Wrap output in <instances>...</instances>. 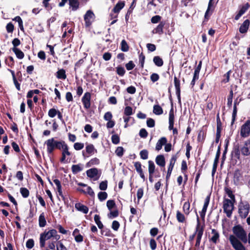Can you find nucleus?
Returning a JSON list of instances; mask_svg holds the SVG:
<instances>
[{
  "instance_id": "5fc2aeb1",
  "label": "nucleus",
  "mask_w": 250,
  "mask_h": 250,
  "mask_svg": "<svg viewBox=\"0 0 250 250\" xmlns=\"http://www.w3.org/2000/svg\"><path fill=\"white\" fill-rule=\"evenodd\" d=\"M6 29L8 33H12L14 29V26L12 22H9L6 25Z\"/></svg>"
},
{
  "instance_id": "5701e85b",
  "label": "nucleus",
  "mask_w": 250,
  "mask_h": 250,
  "mask_svg": "<svg viewBox=\"0 0 250 250\" xmlns=\"http://www.w3.org/2000/svg\"><path fill=\"white\" fill-rule=\"evenodd\" d=\"M124 1H119L113 8L112 11L115 13H118L120 10L125 6Z\"/></svg>"
},
{
  "instance_id": "20e7f679",
  "label": "nucleus",
  "mask_w": 250,
  "mask_h": 250,
  "mask_svg": "<svg viewBox=\"0 0 250 250\" xmlns=\"http://www.w3.org/2000/svg\"><path fill=\"white\" fill-rule=\"evenodd\" d=\"M250 206L247 201H241L238 205V213L242 218H246L250 211Z\"/></svg>"
},
{
  "instance_id": "680f3d73",
  "label": "nucleus",
  "mask_w": 250,
  "mask_h": 250,
  "mask_svg": "<svg viewBox=\"0 0 250 250\" xmlns=\"http://www.w3.org/2000/svg\"><path fill=\"white\" fill-rule=\"evenodd\" d=\"M107 188V181H102L99 185V188L102 190H105Z\"/></svg>"
},
{
  "instance_id": "e433bc0d",
  "label": "nucleus",
  "mask_w": 250,
  "mask_h": 250,
  "mask_svg": "<svg viewBox=\"0 0 250 250\" xmlns=\"http://www.w3.org/2000/svg\"><path fill=\"white\" fill-rule=\"evenodd\" d=\"M116 73L120 76H123L125 73V70L124 67L121 65H119L116 67Z\"/></svg>"
},
{
  "instance_id": "a878e982",
  "label": "nucleus",
  "mask_w": 250,
  "mask_h": 250,
  "mask_svg": "<svg viewBox=\"0 0 250 250\" xmlns=\"http://www.w3.org/2000/svg\"><path fill=\"white\" fill-rule=\"evenodd\" d=\"M98 172V171L97 168H93L87 170L86 174L88 177L92 178L97 175Z\"/></svg>"
},
{
  "instance_id": "6e6552de",
  "label": "nucleus",
  "mask_w": 250,
  "mask_h": 250,
  "mask_svg": "<svg viewBox=\"0 0 250 250\" xmlns=\"http://www.w3.org/2000/svg\"><path fill=\"white\" fill-rule=\"evenodd\" d=\"M68 1L69 8L73 11L77 10L80 6V2L79 0H62L59 3V6L60 7H63L65 3Z\"/></svg>"
},
{
  "instance_id": "37998d69",
  "label": "nucleus",
  "mask_w": 250,
  "mask_h": 250,
  "mask_svg": "<svg viewBox=\"0 0 250 250\" xmlns=\"http://www.w3.org/2000/svg\"><path fill=\"white\" fill-rule=\"evenodd\" d=\"M146 57L143 52L141 53L139 56V62L140 64V67L143 68L144 66L145 61Z\"/></svg>"
},
{
  "instance_id": "423d86ee",
  "label": "nucleus",
  "mask_w": 250,
  "mask_h": 250,
  "mask_svg": "<svg viewBox=\"0 0 250 250\" xmlns=\"http://www.w3.org/2000/svg\"><path fill=\"white\" fill-rule=\"evenodd\" d=\"M196 216H197V226L196 227V231H195V234H196V235H197L195 246L196 247H199L200 246L201 240L202 235L203 234L204 228H203V227H201L199 218L197 213H196Z\"/></svg>"
},
{
  "instance_id": "b1692460",
  "label": "nucleus",
  "mask_w": 250,
  "mask_h": 250,
  "mask_svg": "<svg viewBox=\"0 0 250 250\" xmlns=\"http://www.w3.org/2000/svg\"><path fill=\"white\" fill-rule=\"evenodd\" d=\"M12 51L15 53L16 57L19 59H22L24 57L23 52L17 47H13Z\"/></svg>"
},
{
  "instance_id": "6ab92c4d",
  "label": "nucleus",
  "mask_w": 250,
  "mask_h": 250,
  "mask_svg": "<svg viewBox=\"0 0 250 250\" xmlns=\"http://www.w3.org/2000/svg\"><path fill=\"white\" fill-rule=\"evenodd\" d=\"M75 207L78 210L85 214L87 213L88 211V208L86 206L80 203L75 204Z\"/></svg>"
},
{
  "instance_id": "052dcab7",
  "label": "nucleus",
  "mask_w": 250,
  "mask_h": 250,
  "mask_svg": "<svg viewBox=\"0 0 250 250\" xmlns=\"http://www.w3.org/2000/svg\"><path fill=\"white\" fill-rule=\"evenodd\" d=\"M112 142L114 144H118L120 142V138L117 134H114L111 137Z\"/></svg>"
},
{
  "instance_id": "412c9836",
  "label": "nucleus",
  "mask_w": 250,
  "mask_h": 250,
  "mask_svg": "<svg viewBox=\"0 0 250 250\" xmlns=\"http://www.w3.org/2000/svg\"><path fill=\"white\" fill-rule=\"evenodd\" d=\"M156 164L160 167H164L165 166V159L163 155H158L155 159Z\"/></svg>"
},
{
  "instance_id": "774afa93",
  "label": "nucleus",
  "mask_w": 250,
  "mask_h": 250,
  "mask_svg": "<svg viewBox=\"0 0 250 250\" xmlns=\"http://www.w3.org/2000/svg\"><path fill=\"white\" fill-rule=\"evenodd\" d=\"M57 250H67V249L62 243L59 242L57 245Z\"/></svg>"
},
{
  "instance_id": "8fccbe9b",
  "label": "nucleus",
  "mask_w": 250,
  "mask_h": 250,
  "mask_svg": "<svg viewBox=\"0 0 250 250\" xmlns=\"http://www.w3.org/2000/svg\"><path fill=\"white\" fill-rule=\"evenodd\" d=\"M162 19V17L159 15H155L153 17H152L151 19V21L152 23H158L161 21Z\"/></svg>"
},
{
  "instance_id": "a18cd8bd",
  "label": "nucleus",
  "mask_w": 250,
  "mask_h": 250,
  "mask_svg": "<svg viewBox=\"0 0 250 250\" xmlns=\"http://www.w3.org/2000/svg\"><path fill=\"white\" fill-rule=\"evenodd\" d=\"M98 197L101 201L105 200L107 197V194L105 192H100L98 194Z\"/></svg>"
},
{
  "instance_id": "f3484780",
  "label": "nucleus",
  "mask_w": 250,
  "mask_h": 250,
  "mask_svg": "<svg viewBox=\"0 0 250 250\" xmlns=\"http://www.w3.org/2000/svg\"><path fill=\"white\" fill-rule=\"evenodd\" d=\"M166 24L165 21H162L160 22L159 24L152 30L153 34H158L162 35L164 33L163 28Z\"/></svg>"
},
{
  "instance_id": "a19ab883",
  "label": "nucleus",
  "mask_w": 250,
  "mask_h": 250,
  "mask_svg": "<svg viewBox=\"0 0 250 250\" xmlns=\"http://www.w3.org/2000/svg\"><path fill=\"white\" fill-rule=\"evenodd\" d=\"M209 200H210V196H208L206 199H205V202H204V206H203V208H202V210L201 211L203 212V213L204 212H206L207 211V208L208 206V204H209Z\"/></svg>"
},
{
  "instance_id": "3c124183",
  "label": "nucleus",
  "mask_w": 250,
  "mask_h": 250,
  "mask_svg": "<svg viewBox=\"0 0 250 250\" xmlns=\"http://www.w3.org/2000/svg\"><path fill=\"white\" fill-rule=\"evenodd\" d=\"M148 152L146 149L142 150L140 152L141 158L144 160H146L148 158Z\"/></svg>"
},
{
  "instance_id": "cd10ccee",
  "label": "nucleus",
  "mask_w": 250,
  "mask_h": 250,
  "mask_svg": "<svg viewBox=\"0 0 250 250\" xmlns=\"http://www.w3.org/2000/svg\"><path fill=\"white\" fill-rule=\"evenodd\" d=\"M153 61L154 64L158 67L162 66L164 64V61L163 59L160 58V57L158 56L154 57Z\"/></svg>"
},
{
  "instance_id": "2f4dec72",
  "label": "nucleus",
  "mask_w": 250,
  "mask_h": 250,
  "mask_svg": "<svg viewBox=\"0 0 250 250\" xmlns=\"http://www.w3.org/2000/svg\"><path fill=\"white\" fill-rule=\"evenodd\" d=\"M241 177V174L239 170L237 169L234 171L233 175V181L235 184L238 183L240 178Z\"/></svg>"
},
{
  "instance_id": "e2e57ef3",
  "label": "nucleus",
  "mask_w": 250,
  "mask_h": 250,
  "mask_svg": "<svg viewBox=\"0 0 250 250\" xmlns=\"http://www.w3.org/2000/svg\"><path fill=\"white\" fill-rule=\"evenodd\" d=\"M118 215L119 212L117 210H115L114 211H111V210L110 213L108 214V217L109 218H115L117 217Z\"/></svg>"
},
{
  "instance_id": "58836bf2",
  "label": "nucleus",
  "mask_w": 250,
  "mask_h": 250,
  "mask_svg": "<svg viewBox=\"0 0 250 250\" xmlns=\"http://www.w3.org/2000/svg\"><path fill=\"white\" fill-rule=\"evenodd\" d=\"M231 73V70H230L223 75L224 78L221 81L222 83H226L229 82Z\"/></svg>"
},
{
  "instance_id": "864d4df0",
  "label": "nucleus",
  "mask_w": 250,
  "mask_h": 250,
  "mask_svg": "<svg viewBox=\"0 0 250 250\" xmlns=\"http://www.w3.org/2000/svg\"><path fill=\"white\" fill-rule=\"evenodd\" d=\"M124 149L122 146H118L115 151L116 155L119 157H122L124 154Z\"/></svg>"
},
{
  "instance_id": "c9c22d12",
  "label": "nucleus",
  "mask_w": 250,
  "mask_h": 250,
  "mask_svg": "<svg viewBox=\"0 0 250 250\" xmlns=\"http://www.w3.org/2000/svg\"><path fill=\"white\" fill-rule=\"evenodd\" d=\"M86 151L88 154H93L94 151L97 152V150L95 149L94 146L92 144H89L86 146Z\"/></svg>"
},
{
  "instance_id": "393cba45",
  "label": "nucleus",
  "mask_w": 250,
  "mask_h": 250,
  "mask_svg": "<svg viewBox=\"0 0 250 250\" xmlns=\"http://www.w3.org/2000/svg\"><path fill=\"white\" fill-rule=\"evenodd\" d=\"M83 169V165L81 164L72 165L71 170L73 174H76L81 171Z\"/></svg>"
},
{
  "instance_id": "aec40b11",
  "label": "nucleus",
  "mask_w": 250,
  "mask_h": 250,
  "mask_svg": "<svg viewBox=\"0 0 250 250\" xmlns=\"http://www.w3.org/2000/svg\"><path fill=\"white\" fill-rule=\"evenodd\" d=\"M167 142V140L166 137L161 138L157 142L156 145V150L159 151L162 149L163 145H165Z\"/></svg>"
},
{
  "instance_id": "9d476101",
  "label": "nucleus",
  "mask_w": 250,
  "mask_h": 250,
  "mask_svg": "<svg viewBox=\"0 0 250 250\" xmlns=\"http://www.w3.org/2000/svg\"><path fill=\"white\" fill-rule=\"evenodd\" d=\"M250 135V121H247L242 125L240 131V135L243 138L248 137Z\"/></svg>"
},
{
  "instance_id": "338daca9",
  "label": "nucleus",
  "mask_w": 250,
  "mask_h": 250,
  "mask_svg": "<svg viewBox=\"0 0 250 250\" xmlns=\"http://www.w3.org/2000/svg\"><path fill=\"white\" fill-rule=\"evenodd\" d=\"M49 1L48 0H42L43 5L48 11L51 10L52 8L51 5L49 3Z\"/></svg>"
},
{
  "instance_id": "1a4fd4ad",
  "label": "nucleus",
  "mask_w": 250,
  "mask_h": 250,
  "mask_svg": "<svg viewBox=\"0 0 250 250\" xmlns=\"http://www.w3.org/2000/svg\"><path fill=\"white\" fill-rule=\"evenodd\" d=\"M212 1L213 0H209V1L208 8L205 14L204 19L202 23V26H204V25H205L207 23V22L209 20L210 17L212 15L213 10V9L211 10V7L213 5Z\"/></svg>"
},
{
  "instance_id": "c756f323",
  "label": "nucleus",
  "mask_w": 250,
  "mask_h": 250,
  "mask_svg": "<svg viewBox=\"0 0 250 250\" xmlns=\"http://www.w3.org/2000/svg\"><path fill=\"white\" fill-rule=\"evenodd\" d=\"M176 219L180 223H184L186 222L185 215L179 210L176 212Z\"/></svg>"
},
{
  "instance_id": "f257e3e1",
  "label": "nucleus",
  "mask_w": 250,
  "mask_h": 250,
  "mask_svg": "<svg viewBox=\"0 0 250 250\" xmlns=\"http://www.w3.org/2000/svg\"><path fill=\"white\" fill-rule=\"evenodd\" d=\"M233 234L230 235L229 241L235 250H246L242 243H247V233L240 225L234 226L232 229Z\"/></svg>"
},
{
  "instance_id": "0e129e2a",
  "label": "nucleus",
  "mask_w": 250,
  "mask_h": 250,
  "mask_svg": "<svg viewBox=\"0 0 250 250\" xmlns=\"http://www.w3.org/2000/svg\"><path fill=\"white\" fill-rule=\"evenodd\" d=\"M34 245V241L32 239H30L27 240L26 243V247L28 249H32Z\"/></svg>"
},
{
  "instance_id": "69168bd1",
  "label": "nucleus",
  "mask_w": 250,
  "mask_h": 250,
  "mask_svg": "<svg viewBox=\"0 0 250 250\" xmlns=\"http://www.w3.org/2000/svg\"><path fill=\"white\" fill-rule=\"evenodd\" d=\"M149 245L152 250H155L157 247L156 241L154 239H151L149 242Z\"/></svg>"
},
{
  "instance_id": "ea45409f",
  "label": "nucleus",
  "mask_w": 250,
  "mask_h": 250,
  "mask_svg": "<svg viewBox=\"0 0 250 250\" xmlns=\"http://www.w3.org/2000/svg\"><path fill=\"white\" fill-rule=\"evenodd\" d=\"M148 163L149 174H153L155 169V166L152 161H149Z\"/></svg>"
},
{
  "instance_id": "603ef678",
  "label": "nucleus",
  "mask_w": 250,
  "mask_h": 250,
  "mask_svg": "<svg viewBox=\"0 0 250 250\" xmlns=\"http://www.w3.org/2000/svg\"><path fill=\"white\" fill-rule=\"evenodd\" d=\"M219 161V159H217L215 158V159L214 160L213 165V167L212 169V176H213L216 171V168L217 167L218 163Z\"/></svg>"
},
{
  "instance_id": "f704fd0d",
  "label": "nucleus",
  "mask_w": 250,
  "mask_h": 250,
  "mask_svg": "<svg viewBox=\"0 0 250 250\" xmlns=\"http://www.w3.org/2000/svg\"><path fill=\"white\" fill-rule=\"evenodd\" d=\"M5 62L10 67H13L15 65V61L14 58L12 56H9L5 60Z\"/></svg>"
},
{
  "instance_id": "a211bd4d",
  "label": "nucleus",
  "mask_w": 250,
  "mask_h": 250,
  "mask_svg": "<svg viewBox=\"0 0 250 250\" xmlns=\"http://www.w3.org/2000/svg\"><path fill=\"white\" fill-rule=\"evenodd\" d=\"M219 233L215 229H212L211 232V236L209 238V241L216 244L219 240Z\"/></svg>"
},
{
  "instance_id": "f03ea898",
  "label": "nucleus",
  "mask_w": 250,
  "mask_h": 250,
  "mask_svg": "<svg viewBox=\"0 0 250 250\" xmlns=\"http://www.w3.org/2000/svg\"><path fill=\"white\" fill-rule=\"evenodd\" d=\"M64 141L56 140L54 138L48 139L44 142L46 145V150L48 154H52L55 149L61 150V146L64 143Z\"/></svg>"
},
{
  "instance_id": "9b49d317",
  "label": "nucleus",
  "mask_w": 250,
  "mask_h": 250,
  "mask_svg": "<svg viewBox=\"0 0 250 250\" xmlns=\"http://www.w3.org/2000/svg\"><path fill=\"white\" fill-rule=\"evenodd\" d=\"M240 151L244 156L250 155V139L244 142L243 145L240 147Z\"/></svg>"
},
{
  "instance_id": "ddd939ff",
  "label": "nucleus",
  "mask_w": 250,
  "mask_h": 250,
  "mask_svg": "<svg viewBox=\"0 0 250 250\" xmlns=\"http://www.w3.org/2000/svg\"><path fill=\"white\" fill-rule=\"evenodd\" d=\"M250 7V5L248 2H247L245 4L243 5L240 9L239 10L237 14L235 16L234 20L235 21H238L240 17L245 13V12L249 9Z\"/></svg>"
},
{
  "instance_id": "72a5a7b5",
  "label": "nucleus",
  "mask_w": 250,
  "mask_h": 250,
  "mask_svg": "<svg viewBox=\"0 0 250 250\" xmlns=\"http://www.w3.org/2000/svg\"><path fill=\"white\" fill-rule=\"evenodd\" d=\"M39 226L40 227H44L46 224V220L45 219L43 213H42L39 216Z\"/></svg>"
},
{
  "instance_id": "7ed1b4c3",
  "label": "nucleus",
  "mask_w": 250,
  "mask_h": 250,
  "mask_svg": "<svg viewBox=\"0 0 250 250\" xmlns=\"http://www.w3.org/2000/svg\"><path fill=\"white\" fill-rule=\"evenodd\" d=\"M57 231L54 229L45 231L43 233L40 234V244L41 248H43L45 246V241L51 239L52 237L55 238L57 240L60 238L59 235L57 234Z\"/></svg>"
},
{
  "instance_id": "0eeeda50",
  "label": "nucleus",
  "mask_w": 250,
  "mask_h": 250,
  "mask_svg": "<svg viewBox=\"0 0 250 250\" xmlns=\"http://www.w3.org/2000/svg\"><path fill=\"white\" fill-rule=\"evenodd\" d=\"M223 209L227 217H230L233 209V203L231 200L226 199L223 203Z\"/></svg>"
},
{
  "instance_id": "79ce46f5",
  "label": "nucleus",
  "mask_w": 250,
  "mask_h": 250,
  "mask_svg": "<svg viewBox=\"0 0 250 250\" xmlns=\"http://www.w3.org/2000/svg\"><path fill=\"white\" fill-rule=\"evenodd\" d=\"M225 191L226 193L227 194L228 196L230 197V198L234 202H235V197L234 195L232 193V191L231 190L228 188L226 187L225 188Z\"/></svg>"
},
{
  "instance_id": "473e14b6",
  "label": "nucleus",
  "mask_w": 250,
  "mask_h": 250,
  "mask_svg": "<svg viewBox=\"0 0 250 250\" xmlns=\"http://www.w3.org/2000/svg\"><path fill=\"white\" fill-rule=\"evenodd\" d=\"M53 182L57 186L58 192L59 193V195L61 196V197H63L62 192V186L61 185L60 181L58 179H55L54 180Z\"/></svg>"
},
{
  "instance_id": "13d9d810",
  "label": "nucleus",
  "mask_w": 250,
  "mask_h": 250,
  "mask_svg": "<svg viewBox=\"0 0 250 250\" xmlns=\"http://www.w3.org/2000/svg\"><path fill=\"white\" fill-rule=\"evenodd\" d=\"M240 149H239V147H235L234 150L232 152V155L237 159H239L240 155Z\"/></svg>"
},
{
  "instance_id": "4c0bfd02",
  "label": "nucleus",
  "mask_w": 250,
  "mask_h": 250,
  "mask_svg": "<svg viewBox=\"0 0 250 250\" xmlns=\"http://www.w3.org/2000/svg\"><path fill=\"white\" fill-rule=\"evenodd\" d=\"M94 221L100 229L104 228V225L100 221V217L99 215L96 214L94 217Z\"/></svg>"
},
{
  "instance_id": "c03bdc74",
  "label": "nucleus",
  "mask_w": 250,
  "mask_h": 250,
  "mask_svg": "<svg viewBox=\"0 0 250 250\" xmlns=\"http://www.w3.org/2000/svg\"><path fill=\"white\" fill-rule=\"evenodd\" d=\"M100 163L99 160L97 158L92 159L89 162L87 163L88 167H91L93 165H98Z\"/></svg>"
},
{
  "instance_id": "09e8293b",
  "label": "nucleus",
  "mask_w": 250,
  "mask_h": 250,
  "mask_svg": "<svg viewBox=\"0 0 250 250\" xmlns=\"http://www.w3.org/2000/svg\"><path fill=\"white\" fill-rule=\"evenodd\" d=\"M190 204L189 202H185L183 205V210L185 213L188 215L189 213Z\"/></svg>"
},
{
  "instance_id": "4be33fe9",
  "label": "nucleus",
  "mask_w": 250,
  "mask_h": 250,
  "mask_svg": "<svg viewBox=\"0 0 250 250\" xmlns=\"http://www.w3.org/2000/svg\"><path fill=\"white\" fill-rule=\"evenodd\" d=\"M175 114L173 110H170L169 114V129L172 130L174 125Z\"/></svg>"
},
{
  "instance_id": "4468645a",
  "label": "nucleus",
  "mask_w": 250,
  "mask_h": 250,
  "mask_svg": "<svg viewBox=\"0 0 250 250\" xmlns=\"http://www.w3.org/2000/svg\"><path fill=\"white\" fill-rule=\"evenodd\" d=\"M91 94L89 92L84 93L82 99V102L83 104L84 107L88 109L90 106Z\"/></svg>"
},
{
  "instance_id": "dca6fc26",
  "label": "nucleus",
  "mask_w": 250,
  "mask_h": 250,
  "mask_svg": "<svg viewBox=\"0 0 250 250\" xmlns=\"http://www.w3.org/2000/svg\"><path fill=\"white\" fill-rule=\"evenodd\" d=\"M250 24V21L249 20H245L239 28V32L241 34H246L249 30Z\"/></svg>"
},
{
  "instance_id": "49530a36",
  "label": "nucleus",
  "mask_w": 250,
  "mask_h": 250,
  "mask_svg": "<svg viewBox=\"0 0 250 250\" xmlns=\"http://www.w3.org/2000/svg\"><path fill=\"white\" fill-rule=\"evenodd\" d=\"M106 206L109 210H111L116 206L115 203L113 200H108L106 202Z\"/></svg>"
},
{
  "instance_id": "4d7b16f0",
  "label": "nucleus",
  "mask_w": 250,
  "mask_h": 250,
  "mask_svg": "<svg viewBox=\"0 0 250 250\" xmlns=\"http://www.w3.org/2000/svg\"><path fill=\"white\" fill-rule=\"evenodd\" d=\"M84 147V144L81 143H75L74 144V148L76 150L82 149Z\"/></svg>"
},
{
  "instance_id": "de8ad7c7",
  "label": "nucleus",
  "mask_w": 250,
  "mask_h": 250,
  "mask_svg": "<svg viewBox=\"0 0 250 250\" xmlns=\"http://www.w3.org/2000/svg\"><path fill=\"white\" fill-rule=\"evenodd\" d=\"M20 192L24 198H27L29 196V191L26 188H20Z\"/></svg>"
},
{
  "instance_id": "bb28decb",
  "label": "nucleus",
  "mask_w": 250,
  "mask_h": 250,
  "mask_svg": "<svg viewBox=\"0 0 250 250\" xmlns=\"http://www.w3.org/2000/svg\"><path fill=\"white\" fill-rule=\"evenodd\" d=\"M56 77L59 79L64 80L66 78L65 70L63 69L59 70L57 72Z\"/></svg>"
},
{
  "instance_id": "f8f14e48",
  "label": "nucleus",
  "mask_w": 250,
  "mask_h": 250,
  "mask_svg": "<svg viewBox=\"0 0 250 250\" xmlns=\"http://www.w3.org/2000/svg\"><path fill=\"white\" fill-rule=\"evenodd\" d=\"M95 15L92 11L90 10L87 11L84 16V21H85V24L86 27H89L90 25H91L92 23L91 19H93Z\"/></svg>"
},
{
  "instance_id": "c85d7f7f",
  "label": "nucleus",
  "mask_w": 250,
  "mask_h": 250,
  "mask_svg": "<svg viewBox=\"0 0 250 250\" xmlns=\"http://www.w3.org/2000/svg\"><path fill=\"white\" fill-rule=\"evenodd\" d=\"M121 50L123 52H127L129 46L125 40H123L121 42Z\"/></svg>"
},
{
  "instance_id": "6e6d98bb",
  "label": "nucleus",
  "mask_w": 250,
  "mask_h": 250,
  "mask_svg": "<svg viewBox=\"0 0 250 250\" xmlns=\"http://www.w3.org/2000/svg\"><path fill=\"white\" fill-rule=\"evenodd\" d=\"M135 66V65L132 61H130L128 63L125 64V67L127 70H132Z\"/></svg>"
},
{
  "instance_id": "bf43d9fd",
  "label": "nucleus",
  "mask_w": 250,
  "mask_h": 250,
  "mask_svg": "<svg viewBox=\"0 0 250 250\" xmlns=\"http://www.w3.org/2000/svg\"><path fill=\"white\" fill-rule=\"evenodd\" d=\"M159 78V75L157 73H154L150 75V80L153 83H155L158 81Z\"/></svg>"
},
{
  "instance_id": "2eb2a0df",
  "label": "nucleus",
  "mask_w": 250,
  "mask_h": 250,
  "mask_svg": "<svg viewBox=\"0 0 250 250\" xmlns=\"http://www.w3.org/2000/svg\"><path fill=\"white\" fill-rule=\"evenodd\" d=\"M174 84L176 89V94L179 100L181 99L180 81L176 76L174 77Z\"/></svg>"
},
{
  "instance_id": "7c9ffc66",
  "label": "nucleus",
  "mask_w": 250,
  "mask_h": 250,
  "mask_svg": "<svg viewBox=\"0 0 250 250\" xmlns=\"http://www.w3.org/2000/svg\"><path fill=\"white\" fill-rule=\"evenodd\" d=\"M177 158L178 157L177 155H172L171 158L170 160V163L168 167V169L172 170Z\"/></svg>"
},
{
  "instance_id": "39448f33",
  "label": "nucleus",
  "mask_w": 250,
  "mask_h": 250,
  "mask_svg": "<svg viewBox=\"0 0 250 250\" xmlns=\"http://www.w3.org/2000/svg\"><path fill=\"white\" fill-rule=\"evenodd\" d=\"M62 157L60 159V162L62 163H67L69 157L71 156V152L69 151V147L67 144L64 142L61 146Z\"/></svg>"
}]
</instances>
